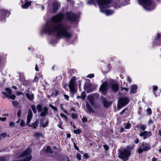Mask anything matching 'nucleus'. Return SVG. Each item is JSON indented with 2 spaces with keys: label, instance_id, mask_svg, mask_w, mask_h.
<instances>
[{
  "label": "nucleus",
  "instance_id": "obj_59",
  "mask_svg": "<svg viewBox=\"0 0 161 161\" xmlns=\"http://www.w3.org/2000/svg\"><path fill=\"white\" fill-rule=\"evenodd\" d=\"M64 96L66 99L68 100H69L68 99L69 97L68 95H64Z\"/></svg>",
  "mask_w": 161,
  "mask_h": 161
},
{
  "label": "nucleus",
  "instance_id": "obj_30",
  "mask_svg": "<svg viewBox=\"0 0 161 161\" xmlns=\"http://www.w3.org/2000/svg\"><path fill=\"white\" fill-rule=\"evenodd\" d=\"M12 103L14 107H18L19 105V103L18 102L15 101H13L12 102Z\"/></svg>",
  "mask_w": 161,
  "mask_h": 161
},
{
  "label": "nucleus",
  "instance_id": "obj_1",
  "mask_svg": "<svg viewBox=\"0 0 161 161\" xmlns=\"http://www.w3.org/2000/svg\"><path fill=\"white\" fill-rule=\"evenodd\" d=\"M63 14H58L52 17L51 19L55 24H59L55 25V24H47L45 28L46 32L49 34L55 33L57 37L62 36L69 38L71 37V34L67 30V26L64 24H59L64 18Z\"/></svg>",
  "mask_w": 161,
  "mask_h": 161
},
{
  "label": "nucleus",
  "instance_id": "obj_8",
  "mask_svg": "<svg viewBox=\"0 0 161 161\" xmlns=\"http://www.w3.org/2000/svg\"><path fill=\"white\" fill-rule=\"evenodd\" d=\"M129 102V99L127 97L120 98L119 99V102L118 104L117 108L118 109H120L122 107L127 105Z\"/></svg>",
  "mask_w": 161,
  "mask_h": 161
},
{
  "label": "nucleus",
  "instance_id": "obj_56",
  "mask_svg": "<svg viewBox=\"0 0 161 161\" xmlns=\"http://www.w3.org/2000/svg\"><path fill=\"white\" fill-rule=\"evenodd\" d=\"M139 142V140L138 139H136L134 141V143L137 144Z\"/></svg>",
  "mask_w": 161,
  "mask_h": 161
},
{
  "label": "nucleus",
  "instance_id": "obj_41",
  "mask_svg": "<svg viewBox=\"0 0 161 161\" xmlns=\"http://www.w3.org/2000/svg\"><path fill=\"white\" fill-rule=\"evenodd\" d=\"M20 125L21 127H24L25 125V122L24 121V120H22L20 123Z\"/></svg>",
  "mask_w": 161,
  "mask_h": 161
},
{
  "label": "nucleus",
  "instance_id": "obj_33",
  "mask_svg": "<svg viewBox=\"0 0 161 161\" xmlns=\"http://www.w3.org/2000/svg\"><path fill=\"white\" fill-rule=\"evenodd\" d=\"M7 97L8 98H10L12 100H14L15 98V96L14 95H11L8 96H7Z\"/></svg>",
  "mask_w": 161,
  "mask_h": 161
},
{
  "label": "nucleus",
  "instance_id": "obj_9",
  "mask_svg": "<svg viewBox=\"0 0 161 161\" xmlns=\"http://www.w3.org/2000/svg\"><path fill=\"white\" fill-rule=\"evenodd\" d=\"M76 77L75 76H73L69 81V87L70 89V91L72 92H75V80Z\"/></svg>",
  "mask_w": 161,
  "mask_h": 161
},
{
  "label": "nucleus",
  "instance_id": "obj_17",
  "mask_svg": "<svg viewBox=\"0 0 161 161\" xmlns=\"http://www.w3.org/2000/svg\"><path fill=\"white\" fill-rule=\"evenodd\" d=\"M131 90H130V94L134 93L136 92V90L137 88V86L135 85H133L131 86Z\"/></svg>",
  "mask_w": 161,
  "mask_h": 161
},
{
  "label": "nucleus",
  "instance_id": "obj_14",
  "mask_svg": "<svg viewBox=\"0 0 161 161\" xmlns=\"http://www.w3.org/2000/svg\"><path fill=\"white\" fill-rule=\"evenodd\" d=\"M152 133L151 132L145 131L142 132H140L139 136L141 137L143 136L144 139H145L147 138V137H149L152 135Z\"/></svg>",
  "mask_w": 161,
  "mask_h": 161
},
{
  "label": "nucleus",
  "instance_id": "obj_63",
  "mask_svg": "<svg viewBox=\"0 0 161 161\" xmlns=\"http://www.w3.org/2000/svg\"><path fill=\"white\" fill-rule=\"evenodd\" d=\"M35 69L36 71H38L39 69L38 68V65H36L35 67Z\"/></svg>",
  "mask_w": 161,
  "mask_h": 161
},
{
  "label": "nucleus",
  "instance_id": "obj_54",
  "mask_svg": "<svg viewBox=\"0 0 161 161\" xmlns=\"http://www.w3.org/2000/svg\"><path fill=\"white\" fill-rule=\"evenodd\" d=\"M74 145L75 148L77 150H79V147H77L75 142L74 143Z\"/></svg>",
  "mask_w": 161,
  "mask_h": 161
},
{
  "label": "nucleus",
  "instance_id": "obj_19",
  "mask_svg": "<svg viewBox=\"0 0 161 161\" xmlns=\"http://www.w3.org/2000/svg\"><path fill=\"white\" fill-rule=\"evenodd\" d=\"M31 1H27L24 4H22L21 7L23 8H27L31 5Z\"/></svg>",
  "mask_w": 161,
  "mask_h": 161
},
{
  "label": "nucleus",
  "instance_id": "obj_57",
  "mask_svg": "<svg viewBox=\"0 0 161 161\" xmlns=\"http://www.w3.org/2000/svg\"><path fill=\"white\" fill-rule=\"evenodd\" d=\"M125 90V91L127 92H128L129 91V89L127 88H125V87H124L122 88V90Z\"/></svg>",
  "mask_w": 161,
  "mask_h": 161
},
{
  "label": "nucleus",
  "instance_id": "obj_39",
  "mask_svg": "<svg viewBox=\"0 0 161 161\" xmlns=\"http://www.w3.org/2000/svg\"><path fill=\"white\" fill-rule=\"evenodd\" d=\"M37 126V122L36 121L33 124V127L34 128V129H36Z\"/></svg>",
  "mask_w": 161,
  "mask_h": 161
},
{
  "label": "nucleus",
  "instance_id": "obj_28",
  "mask_svg": "<svg viewBox=\"0 0 161 161\" xmlns=\"http://www.w3.org/2000/svg\"><path fill=\"white\" fill-rule=\"evenodd\" d=\"M124 126L125 129H129L131 127V124L130 123H125Z\"/></svg>",
  "mask_w": 161,
  "mask_h": 161
},
{
  "label": "nucleus",
  "instance_id": "obj_22",
  "mask_svg": "<svg viewBox=\"0 0 161 161\" xmlns=\"http://www.w3.org/2000/svg\"><path fill=\"white\" fill-rule=\"evenodd\" d=\"M25 95L26 97L29 100L32 101L34 99V95L33 94H30L28 93H26Z\"/></svg>",
  "mask_w": 161,
  "mask_h": 161
},
{
  "label": "nucleus",
  "instance_id": "obj_26",
  "mask_svg": "<svg viewBox=\"0 0 161 161\" xmlns=\"http://www.w3.org/2000/svg\"><path fill=\"white\" fill-rule=\"evenodd\" d=\"M36 108L38 112H41L43 110L42 107L40 104L37 105Z\"/></svg>",
  "mask_w": 161,
  "mask_h": 161
},
{
  "label": "nucleus",
  "instance_id": "obj_43",
  "mask_svg": "<svg viewBox=\"0 0 161 161\" xmlns=\"http://www.w3.org/2000/svg\"><path fill=\"white\" fill-rule=\"evenodd\" d=\"M81 156L80 154L79 153H77V158H78L79 160H81Z\"/></svg>",
  "mask_w": 161,
  "mask_h": 161
},
{
  "label": "nucleus",
  "instance_id": "obj_21",
  "mask_svg": "<svg viewBox=\"0 0 161 161\" xmlns=\"http://www.w3.org/2000/svg\"><path fill=\"white\" fill-rule=\"evenodd\" d=\"M87 98L89 100V102L91 104V105L93 106L94 104V101L92 96L89 95L87 97Z\"/></svg>",
  "mask_w": 161,
  "mask_h": 161
},
{
  "label": "nucleus",
  "instance_id": "obj_62",
  "mask_svg": "<svg viewBox=\"0 0 161 161\" xmlns=\"http://www.w3.org/2000/svg\"><path fill=\"white\" fill-rule=\"evenodd\" d=\"M6 117H4V118H1V120L2 121H5L6 120Z\"/></svg>",
  "mask_w": 161,
  "mask_h": 161
},
{
  "label": "nucleus",
  "instance_id": "obj_7",
  "mask_svg": "<svg viewBox=\"0 0 161 161\" xmlns=\"http://www.w3.org/2000/svg\"><path fill=\"white\" fill-rule=\"evenodd\" d=\"M65 17L67 20L73 22L78 18V15L70 11L66 13Z\"/></svg>",
  "mask_w": 161,
  "mask_h": 161
},
{
  "label": "nucleus",
  "instance_id": "obj_42",
  "mask_svg": "<svg viewBox=\"0 0 161 161\" xmlns=\"http://www.w3.org/2000/svg\"><path fill=\"white\" fill-rule=\"evenodd\" d=\"M94 76V74H91L88 75L87 77L89 78H93Z\"/></svg>",
  "mask_w": 161,
  "mask_h": 161
},
{
  "label": "nucleus",
  "instance_id": "obj_64",
  "mask_svg": "<svg viewBox=\"0 0 161 161\" xmlns=\"http://www.w3.org/2000/svg\"><path fill=\"white\" fill-rule=\"evenodd\" d=\"M157 159L155 158H153L152 159V161H157Z\"/></svg>",
  "mask_w": 161,
  "mask_h": 161
},
{
  "label": "nucleus",
  "instance_id": "obj_35",
  "mask_svg": "<svg viewBox=\"0 0 161 161\" xmlns=\"http://www.w3.org/2000/svg\"><path fill=\"white\" fill-rule=\"evenodd\" d=\"M46 151L47 152H49V153H52V150L51 149L50 147L47 146V147Z\"/></svg>",
  "mask_w": 161,
  "mask_h": 161
},
{
  "label": "nucleus",
  "instance_id": "obj_58",
  "mask_svg": "<svg viewBox=\"0 0 161 161\" xmlns=\"http://www.w3.org/2000/svg\"><path fill=\"white\" fill-rule=\"evenodd\" d=\"M127 81L128 82H129L130 83L131 82V79H130V78L128 77H127Z\"/></svg>",
  "mask_w": 161,
  "mask_h": 161
},
{
  "label": "nucleus",
  "instance_id": "obj_27",
  "mask_svg": "<svg viewBox=\"0 0 161 161\" xmlns=\"http://www.w3.org/2000/svg\"><path fill=\"white\" fill-rule=\"evenodd\" d=\"M119 1H116L114 5V7L115 8H119L120 7V5L119 4Z\"/></svg>",
  "mask_w": 161,
  "mask_h": 161
},
{
  "label": "nucleus",
  "instance_id": "obj_29",
  "mask_svg": "<svg viewBox=\"0 0 161 161\" xmlns=\"http://www.w3.org/2000/svg\"><path fill=\"white\" fill-rule=\"evenodd\" d=\"M81 98L83 100H84L86 96V93L84 92H82L81 93Z\"/></svg>",
  "mask_w": 161,
  "mask_h": 161
},
{
  "label": "nucleus",
  "instance_id": "obj_37",
  "mask_svg": "<svg viewBox=\"0 0 161 161\" xmlns=\"http://www.w3.org/2000/svg\"><path fill=\"white\" fill-rule=\"evenodd\" d=\"M5 90L9 94H11L12 93V91L11 89L8 88H6Z\"/></svg>",
  "mask_w": 161,
  "mask_h": 161
},
{
  "label": "nucleus",
  "instance_id": "obj_24",
  "mask_svg": "<svg viewBox=\"0 0 161 161\" xmlns=\"http://www.w3.org/2000/svg\"><path fill=\"white\" fill-rule=\"evenodd\" d=\"M156 40L157 41H158V45H159L161 44V34H160L159 33H158L157 35V37L156 38Z\"/></svg>",
  "mask_w": 161,
  "mask_h": 161
},
{
  "label": "nucleus",
  "instance_id": "obj_5",
  "mask_svg": "<svg viewBox=\"0 0 161 161\" xmlns=\"http://www.w3.org/2000/svg\"><path fill=\"white\" fill-rule=\"evenodd\" d=\"M139 3L142 5L144 8H146L145 6L153 7L151 8L147 9L149 10H151L153 9L155 6L151 0H138Z\"/></svg>",
  "mask_w": 161,
  "mask_h": 161
},
{
  "label": "nucleus",
  "instance_id": "obj_46",
  "mask_svg": "<svg viewBox=\"0 0 161 161\" xmlns=\"http://www.w3.org/2000/svg\"><path fill=\"white\" fill-rule=\"evenodd\" d=\"M17 116L20 117L21 115V111L20 110H19L17 113Z\"/></svg>",
  "mask_w": 161,
  "mask_h": 161
},
{
  "label": "nucleus",
  "instance_id": "obj_51",
  "mask_svg": "<svg viewBox=\"0 0 161 161\" xmlns=\"http://www.w3.org/2000/svg\"><path fill=\"white\" fill-rule=\"evenodd\" d=\"M103 147L106 150H108V147L107 145H104Z\"/></svg>",
  "mask_w": 161,
  "mask_h": 161
},
{
  "label": "nucleus",
  "instance_id": "obj_16",
  "mask_svg": "<svg viewBox=\"0 0 161 161\" xmlns=\"http://www.w3.org/2000/svg\"><path fill=\"white\" fill-rule=\"evenodd\" d=\"M48 108L45 107L43 108V111L41 113L40 115L42 117H44L48 114Z\"/></svg>",
  "mask_w": 161,
  "mask_h": 161
},
{
  "label": "nucleus",
  "instance_id": "obj_4",
  "mask_svg": "<svg viewBox=\"0 0 161 161\" xmlns=\"http://www.w3.org/2000/svg\"><path fill=\"white\" fill-rule=\"evenodd\" d=\"M30 149L27 148L21 155L18 160L14 161H30L32 158Z\"/></svg>",
  "mask_w": 161,
  "mask_h": 161
},
{
  "label": "nucleus",
  "instance_id": "obj_6",
  "mask_svg": "<svg viewBox=\"0 0 161 161\" xmlns=\"http://www.w3.org/2000/svg\"><path fill=\"white\" fill-rule=\"evenodd\" d=\"M150 144L143 142L139 147L138 152L139 153H141L143 151H146L151 149Z\"/></svg>",
  "mask_w": 161,
  "mask_h": 161
},
{
  "label": "nucleus",
  "instance_id": "obj_55",
  "mask_svg": "<svg viewBox=\"0 0 161 161\" xmlns=\"http://www.w3.org/2000/svg\"><path fill=\"white\" fill-rule=\"evenodd\" d=\"M0 161H6V160L4 157H1L0 158Z\"/></svg>",
  "mask_w": 161,
  "mask_h": 161
},
{
  "label": "nucleus",
  "instance_id": "obj_2",
  "mask_svg": "<svg viewBox=\"0 0 161 161\" xmlns=\"http://www.w3.org/2000/svg\"><path fill=\"white\" fill-rule=\"evenodd\" d=\"M132 150V147L128 146L126 147L123 150L121 151L120 149H119L118 150L119 154L118 157L124 161L127 160L129 157L131 155Z\"/></svg>",
  "mask_w": 161,
  "mask_h": 161
},
{
  "label": "nucleus",
  "instance_id": "obj_53",
  "mask_svg": "<svg viewBox=\"0 0 161 161\" xmlns=\"http://www.w3.org/2000/svg\"><path fill=\"white\" fill-rule=\"evenodd\" d=\"M16 94L19 96V95H23V93L21 92H16Z\"/></svg>",
  "mask_w": 161,
  "mask_h": 161
},
{
  "label": "nucleus",
  "instance_id": "obj_49",
  "mask_svg": "<svg viewBox=\"0 0 161 161\" xmlns=\"http://www.w3.org/2000/svg\"><path fill=\"white\" fill-rule=\"evenodd\" d=\"M158 89V86H154L153 87V89L154 91H157Z\"/></svg>",
  "mask_w": 161,
  "mask_h": 161
},
{
  "label": "nucleus",
  "instance_id": "obj_60",
  "mask_svg": "<svg viewBox=\"0 0 161 161\" xmlns=\"http://www.w3.org/2000/svg\"><path fill=\"white\" fill-rule=\"evenodd\" d=\"M2 93L5 96L7 97V96H8V95H7V93L5 92H2Z\"/></svg>",
  "mask_w": 161,
  "mask_h": 161
},
{
  "label": "nucleus",
  "instance_id": "obj_50",
  "mask_svg": "<svg viewBox=\"0 0 161 161\" xmlns=\"http://www.w3.org/2000/svg\"><path fill=\"white\" fill-rule=\"evenodd\" d=\"M127 109V108H125L124 110H123L120 113V114L122 115V114L124 113L125 112V110Z\"/></svg>",
  "mask_w": 161,
  "mask_h": 161
},
{
  "label": "nucleus",
  "instance_id": "obj_47",
  "mask_svg": "<svg viewBox=\"0 0 161 161\" xmlns=\"http://www.w3.org/2000/svg\"><path fill=\"white\" fill-rule=\"evenodd\" d=\"M9 126L11 127H14V123L13 122H10L9 124Z\"/></svg>",
  "mask_w": 161,
  "mask_h": 161
},
{
  "label": "nucleus",
  "instance_id": "obj_11",
  "mask_svg": "<svg viewBox=\"0 0 161 161\" xmlns=\"http://www.w3.org/2000/svg\"><path fill=\"white\" fill-rule=\"evenodd\" d=\"M60 5V3L57 1H54L53 3V10L51 11V13H55L58 10Z\"/></svg>",
  "mask_w": 161,
  "mask_h": 161
},
{
  "label": "nucleus",
  "instance_id": "obj_40",
  "mask_svg": "<svg viewBox=\"0 0 161 161\" xmlns=\"http://www.w3.org/2000/svg\"><path fill=\"white\" fill-rule=\"evenodd\" d=\"M48 121H47L45 122V123H44L42 124V126L44 127H45L48 125Z\"/></svg>",
  "mask_w": 161,
  "mask_h": 161
},
{
  "label": "nucleus",
  "instance_id": "obj_61",
  "mask_svg": "<svg viewBox=\"0 0 161 161\" xmlns=\"http://www.w3.org/2000/svg\"><path fill=\"white\" fill-rule=\"evenodd\" d=\"M58 126L59 128L63 129L62 126V124L61 123H60L58 125Z\"/></svg>",
  "mask_w": 161,
  "mask_h": 161
},
{
  "label": "nucleus",
  "instance_id": "obj_25",
  "mask_svg": "<svg viewBox=\"0 0 161 161\" xmlns=\"http://www.w3.org/2000/svg\"><path fill=\"white\" fill-rule=\"evenodd\" d=\"M136 127L142 129L143 131L145 130L146 129V126L142 124L137 125Z\"/></svg>",
  "mask_w": 161,
  "mask_h": 161
},
{
  "label": "nucleus",
  "instance_id": "obj_36",
  "mask_svg": "<svg viewBox=\"0 0 161 161\" xmlns=\"http://www.w3.org/2000/svg\"><path fill=\"white\" fill-rule=\"evenodd\" d=\"M74 132L75 134H79L80 133V129H77L76 130H74Z\"/></svg>",
  "mask_w": 161,
  "mask_h": 161
},
{
  "label": "nucleus",
  "instance_id": "obj_15",
  "mask_svg": "<svg viewBox=\"0 0 161 161\" xmlns=\"http://www.w3.org/2000/svg\"><path fill=\"white\" fill-rule=\"evenodd\" d=\"M101 98L103 105L105 108H107L111 106L112 103V102H108L107 101L106 99L103 97H102Z\"/></svg>",
  "mask_w": 161,
  "mask_h": 161
},
{
  "label": "nucleus",
  "instance_id": "obj_13",
  "mask_svg": "<svg viewBox=\"0 0 161 161\" xmlns=\"http://www.w3.org/2000/svg\"><path fill=\"white\" fill-rule=\"evenodd\" d=\"M32 113L31 109H29L28 110V114L27 118V125L29 126H31L29 124L31 120L32 117Z\"/></svg>",
  "mask_w": 161,
  "mask_h": 161
},
{
  "label": "nucleus",
  "instance_id": "obj_31",
  "mask_svg": "<svg viewBox=\"0 0 161 161\" xmlns=\"http://www.w3.org/2000/svg\"><path fill=\"white\" fill-rule=\"evenodd\" d=\"M7 134L6 133H3L0 135V141L3 138L7 136Z\"/></svg>",
  "mask_w": 161,
  "mask_h": 161
},
{
  "label": "nucleus",
  "instance_id": "obj_48",
  "mask_svg": "<svg viewBox=\"0 0 161 161\" xmlns=\"http://www.w3.org/2000/svg\"><path fill=\"white\" fill-rule=\"evenodd\" d=\"M72 116L73 118L75 119L77 118V115L76 114H72Z\"/></svg>",
  "mask_w": 161,
  "mask_h": 161
},
{
  "label": "nucleus",
  "instance_id": "obj_20",
  "mask_svg": "<svg viewBox=\"0 0 161 161\" xmlns=\"http://www.w3.org/2000/svg\"><path fill=\"white\" fill-rule=\"evenodd\" d=\"M36 138H38L41 137L42 138L44 137L43 134L42 132H36L33 135Z\"/></svg>",
  "mask_w": 161,
  "mask_h": 161
},
{
  "label": "nucleus",
  "instance_id": "obj_34",
  "mask_svg": "<svg viewBox=\"0 0 161 161\" xmlns=\"http://www.w3.org/2000/svg\"><path fill=\"white\" fill-rule=\"evenodd\" d=\"M146 111L147 112V113L149 115H150L152 114V110H151V109L150 108H148L147 109Z\"/></svg>",
  "mask_w": 161,
  "mask_h": 161
},
{
  "label": "nucleus",
  "instance_id": "obj_52",
  "mask_svg": "<svg viewBox=\"0 0 161 161\" xmlns=\"http://www.w3.org/2000/svg\"><path fill=\"white\" fill-rule=\"evenodd\" d=\"M38 80V79L37 76H35L34 79V81L35 82H37Z\"/></svg>",
  "mask_w": 161,
  "mask_h": 161
},
{
  "label": "nucleus",
  "instance_id": "obj_38",
  "mask_svg": "<svg viewBox=\"0 0 161 161\" xmlns=\"http://www.w3.org/2000/svg\"><path fill=\"white\" fill-rule=\"evenodd\" d=\"M49 106L53 109L55 110V111H57V108L56 107L53 106L51 104H49Z\"/></svg>",
  "mask_w": 161,
  "mask_h": 161
},
{
  "label": "nucleus",
  "instance_id": "obj_3",
  "mask_svg": "<svg viewBox=\"0 0 161 161\" xmlns=\"http://www.w3.org/2000/svg\"><path fill=\"white\" fill-rule=\"evenodd\" d=\"M97 1L99 5L101 12L104 13L107 15H110L114 13V11L112 10H103V6L108 7L107 5L111 2V0H97Z\"/></svg>",
  "mask_w": 161,
  "mask_h": 161
},
{
  "label": "nucleus",
  "instance_id": "obj_18",
  "mask_svg": "<svg viewBox=\"0 0 161 161\" xmlns=\"http://www.w3.org/2000/svg\"><path fill=\"white\" fill-rule=\"evenodd\" d=\"M111 88L113 91L115 92H117L119 90V86L117 84L114 83L112 85Z\"/></svg>",
  "mask_w": 161,
  "mask_h": 161
},
{
  "label": "nucleus",
  "instance_id": "obj_12",
  "mask_svg": "<svg viewBox=\"0 0 161 161\" xmlns=\"http://www.w3.org/2000/svg\"><path fill=\"white\" fill-rule=\"evenodd\" d=\"M1 15L0 16V19L1 20L4 19L5 16L8 17L10 14L9 12H7L6 10H2L1 11Z\"/></svg>",
  "mask_w": 161,
  "mask_h": 161
},
{
  "label": "nucleus",
  "instance_id": "obj_10",
  "mask_svg": "<svg viewBox=\"0 0 161 161\" xmlns=\"http://www.w3.org/2000/svg\"><path fill=\"white\" fill-rule=\"evenodd\" d=\"M108 84L107 82H105L101 85L99 90L102 92V93L105 95L106 94V91L107 90Z\"/></svg>",
  "mask_w": 161,
  "mask_h": 161
},
{
  "label": "nucleus",
  "instance_id": "obj_45",
  "mask_svg": "<svg viewBox=\"0 0 161 161\" xmlns=\"http://www.w3.org/2000/svg\"><path fill=\"white\" fill-rule=\"evenodd\" d=\"M82 120L83 122H86L87 121V119L86 118L83 117L82 119Z\"/></svg>",
  "mask_w": 161,
  "mask_h": 161
},
{
  "label": "nucleus",
  "instance_id": "obj_23",
  "mask_svg": "<svg viewBox=\"0 0 161 161\" xmlns=\"http://www.w3.org/2000/svg\"><path fill=\"white\" fill-rule=\"evenodd\" d=\"M86 107L87 108L88 111L90 113H94L95 111L91 107L90 105L88 102L86 103Z\"/></svg>",
  "mask_w": 161,
  "mask_h": 161
},
{
  "label": "nucleus",
  "instance_id": "obj_32",
  "mask_svg": "<svg viewBox=\"0 0 161 161\" xmlns=\"http://www.w3.org/2000/svg\"><path fill=\"white\" fill-rule=\"evenodd\" d=\"M31 107L33 112L35 114L36 113V110L35 106L34 105H32L31 106Z\"/></svg>",
  "mask_w": 161,
  "mask_h": 161
},
{
  "label": "nucleus",
  "instance_id": "obj_44",
  "mask_svg": "<svg viewBox=\"0 0 161 161\" xmlns=\"http://www.w3.org/2000/svg\"><path fill=\"white\" fill-rule=\"evenodd\" d=\"M60 115L61 117L64 118L66 119H67V116L66 115H65L64 114H60Z\"/></svg>",
  "mask_w": 161,
  "mask_h": 161
}]
</instances>
